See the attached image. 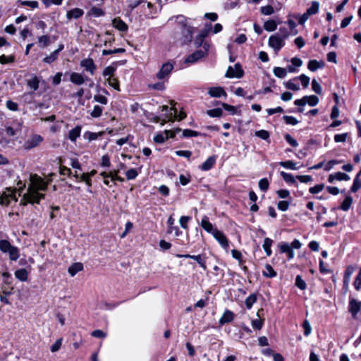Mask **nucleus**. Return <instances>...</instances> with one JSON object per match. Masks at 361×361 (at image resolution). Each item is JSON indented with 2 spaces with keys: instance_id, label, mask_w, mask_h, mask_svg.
<instances>
[{
  "instance_id": "f257e3e1",
  "label": "nucleus",
  "mask_w": 361,
  "mask_h": 361,
  "mask_svg": "<svg viewBox=\"0 0 361 361\" xmlns=\"http://www.w3.org/2000/svg\"><path fill=\"white\" fill-rule=\"evenodd\" d=\"M30 180V184L27 192L20 200L21 205H26L27 203L39 204L40 200L44 198V195L39 193V190L45 191L47 188V183L37 174L31 175Z\"/></svg>"
},
{
  "instance_id": "f03ea898",
  "label": "nucleus",
  "mask_w": 361,
  "mask_h": 361,
  "mask_svg": "<svg viewBox=\"0 0 361 361\" xmlns=\"http://www.w3.org/2000/svg\"><path fill=\"white\" fill-rule=\"evenodd\" d=\"M42 141L43 137L40 135L32 134L25 141L23 147L24 149L30 150L39 146Z\"/></svg>"
},
{
  "instance_id": "7ed1b4c3",
  "label": "nucleus",
  "mask_w": 361,
  "mask_h": 361,
  "mask_svg": "<svg viewBox=\"0 0 361 361\" xmlns=\"http://www.w3.org/2000/svg\"><path fill=\"white\" fill-rule=\"evenodd\" d=\"M268 44L277 53L285 45V41L282 37L276 34L269 37Z\"/></svg>"
},
{
  "instance_id": "20e7f679",
  "label": "nucleus",
  "mask_w": 361,
  "mask_h": 361,
  "mask_svg": "<svg viewBox=\"0 0 361 361\" xmlns=\"http://www.w3.org/2000/svg\"><path fill=\"white\" fill-rule=\"evenodd\" d=\"M244 71L242 69L239 63H236L234 66V68L232 66H229L226 73L225 76L226 78H240L243 76Z\"/></svg>"
},
{
  "instance_id": "39448f33",
  "label": "nucleus",
  "mask_w": 361,
  "mask_h": 361,
  "mask_svg": "<svg viewBox=\"0 0 361 361\" xmlns=\"http://www.w3.org/2000/svg\"><path fill=\"white\" fill-rule=\"evenodd\" d=\"M170 104L172 106L169 109L170 112L169 113V115L167 116L169 121H173L174 119H178L179 121H181L186 117V114L184 112H180L178 114V110L174 106L176 104V102L174 101H171Z\"/></svg>"
},
{
  "instance_id": "423d86ee",
  "label": "nucleus",
  "mask_w": 361,
  "mask_h": 361,
  "mask_svg": "<svg viewBox=\"0 0 361 361\" xmlns=\"http://www.w3.org/2000/svg\"><path fill=\"white\" fill-rule=\"evenodd\" d=\"M173 69V64L171 62H166L164 63L159 72L157 73V78L159 80L164 79L168 77Z\"/></svg>"
},
{
  "instance_id": "0eeeda50",
  "label": "nucleus",
  "mask_w": 361,
  "mask_h": 361,
  "mask_svg": "<svg viewBox=\"0 0 361 361\" xmlns=\"http://www.w3.org/2000/svg\"><path fill=\"white\" fill-rule=\"evenodd\" d=\"M212 235L219 243L222 247L224 249L228 247V240L226 235L221 231L216 229L214 231H213Z\"/></svg>"
},
{
  "instance_id": "6e6552de",
  "label": "nucleus",
  "mask_w": 361,
  "mask_h": 361,
  "mask_svg": "<svg viewBox=\"0 0 361 361\" xmlns=\"http://www.w3.org/2000/svg\"><path fill=\"white\" fill-rule=\"evenodd\" d=\"M80 66L84 68L86 71H88L91 75H94L97 68L93 59L90 58L82 60L80 61Z\"/></svg>"
},
{
  "instance_id": "1a4fd4ad",
  "label": "nucleus",
  "mask_w": 361,
  "mask_h": 361,
  "mask_svg": "<svg viewBox=\"0 0 361 361\" xmlns=\"http://www.w3.org/2000/svg\"><path fill=\"white\" fill-rule=\"evenodd\" d=\"M361 310V302L354 298L350 299L348 311L351 313L353 318L356 317L357 314Z\"/></svg>"
},
{
  "instance_id": "9d476101",
  "label": "nucleus",
  "mask_w": 361,
  "mask_h": 361,
  "mask_svg": "<svg viewBox=\"0 0 361 361\" xmlns=\"http://www.w3.org/2000/svg\"><path fill=\"white\" fill-rule=\"evenodd\" d=\"M205 56V51L202 50H197L194 53L189 55L185 60V63H193L197 61L199 59Z\"/></svg>"
},
{
  "instance_id": "9b49d317",
  "label": "nucleus",
  "mask_w": 361,
  "mask_h": 361,
  "mask_svg": "<svg viewBox=\"0 0 361 361\" xmlns=\"http://www.w3.org/2000/svg\"><path fill=\"white\" fill-rule=\"evenodd\" d=\"M176 256L178 258H193V259H195L204 270L207 269L205 260H204V259L202 258L201 255H190L188 254H186V255L178 254Z\"/></svg>"
},
{
  "instance_id": "f8f14e48",
  "label": "nucleus",
  "mask_w": 361,
  "mask_h": 361,
  "mask_svg": "<svg viewBox=\"0 0 361 361\" xmlns=\"http://www.w3.org/2000/svg\"><path fill=\"white\" fill-rule=\"evenodd\" d=\"M194 32V27L188 25L187 24L183 25V27L182 30V33L184 37V42L188 43L190 42L192 39V34Z\"/></svg>"
},
{
  "instance_id": "ddd939ff",
  "label": "nucleus",
  "mask_w": 361,
  "mask_h": 361,
  "mask_svg": "<svg viewBox=\"0 0 361 361\" xmlns=\"http://www.w3.org/2000/svg\"><path fill=\"white\" fill-rule=\"evenodd\" d=\"M208 94L212 97H226L227 94L225 92L224 89L221 87H210L208 90Z\"/></svg>"
},
{
  "instance_id": "4468645a",
  "label": "nucleus",
  "mask_w": 361,
  "mask_h": 361,
  "mask_svg": "<svg viewBox=\"0 0 361 361\" xmlns=\"http://www.w3.org/2000/svg\"><path fill=\"white\" fill-rule=\"evenodd\" d=\"M113 26L121 32H127L128 27L127 24L120 18H116L112 20Z\"/></svg>"
},
{
  "instance_id": "2eb2a0df",
  "label": "nucleus",
  "mask_w": 361,
  "mask_h": 361,
  "mask_svg": "<svg viewBox=\"0 0 361 361\" xmlns=\"http://www.w3.org/2000/svg\"><path fill=\"white\" fill-rule=\"evenodd\" d=\"M84 14V11L79 8H75L68 11L66 13V18L68 20H71L73 18L78 19L82 16Z\"/></svg>"
},
{
  "instance_id": "dca6fc26",
  "label": "nucleus",
  "mask_w": 361,
  "mask_h": 361,
  "mask_svg": "<svg viewBox=\"0 0 361 361\" xmlns=\"http://www.w3.org/2000/svg\"><path fill=\"white\" fill-rule=\"evenodd\" d=\"M70 81L75 85H81L85 82V78L82 74L73 72L70 75Z\"/></svg>"
},
{
  "instance_id": "f3484780",
  "label": "nucleus",
  "mask_w": 361,
  "mask_h": 361,
  "mask_svg": "<svg viewBox=\"0 0 361 361\" xmlns=\"http://www.w3.org/2000/svg\"><path fill=\"white\" fill-rule=\"evenodd\" d=\"M234 319V314L231 310H226L221 317L220 318L219 323L221 325H224L226 323L231 322Z\"/></svg>"
},
{
  "instance_id": "a211bd4d",
  "label": "nucleus",
  "mask_w": 361,
  "mask_h": 361,
  "mask_svg": "<svg viewBox=\"0 0 361 361\" xmlns=\"http://www.w3.org/2000/svg\"><path fill=\"white\" fill-rule=\"evenodd\" d=\"M201 226L208 233L213 234L216 228H214L213 225L209 221V218L204 216L201 221Z\"/></svg>"
},
{
  "instance_id": "6ab92c4d",
  "label": "nucleus",
  "mask_w": 361,
  "mask_h": 361,
  "mask_svg": "<svg viewBox=\"0 0 361 361\" xmlns=\"http://www.w3.org/2000/svg\"><path fill=\"white\" fill-rule=\"evenodd\" d=\"M216 162L215 157H209L200 166V168L202 171H209L210 170Z\"/></svg>"
},
{
  "instance_id": "aec40b11",
  "label": "nucleus",
  "mask_w": 361,
  "mask_h": 361,
  "mask_svg": "<svg viewBox=\"0 0 361 361\" xmlns=\"http://www.w3.org/2000/svg\"><path fill=\"white\" fill-rule=\"evenodd\" d=\"M324 66V62L322 61H318L317 60H310L308 63L307 68L311 71H316L318 68H322Z\"/></svg>"
},
{
  "instance_id": "412c9836",
  "label": "nucleus",
  "mask_w": 361,
  "mask_h": 361,
  "mask_svg": "<svg viewBox=\"0 0 361 361\" xmlns=\"http://www.w3.org/2000/svg\"><path fill=\"white\" fill-rule=\"evenodd\" d=\"M83 269V265L80 262H76L69 267L68 271L71 276H74L78 272Z\"/></svg>"
},
{
  "instance_id": "4be33fe9",
  "label": "nucleus",
  "mask_w": 361,
  "mask_h": 361,
  "mask_svg": "<svg viewBox=\"0 0 361 361\" xmlns=\"http://www.w3.org/2000/svg\"><path fill=\"white\" fill-rule=\"evenodd\" d=\"M81 133V127L79 126H75L68 133V138L71 141L75 142L76 139L80 137Z\"/></svg>"
},
{
  "instance_id": "5701e85b",
  "label": "nucleus",
  "mask_w": 361,
  "mask_h": 361,
  "mask_svg": "<svg viewBox=\"0 0 361 361\" xmlns=\"http://www.w3.org/2000/svg\"><path fill=\"white\" fill-rule=\"evenodd\" d=\"M27 85L33 91H36L39 88V80L36 75H34L27 80Z\"/></svg>"
},
{
  "instance_id": "b1692460",
  "label": "nucleus",
  "mask_w": 361,
  "mask_h": 361,
  "mask_svg": "<svg viewBox=\"0 0 361 361\" xmlns=\"http://www.w3.org/2000/svg\"><path fill=\"white\" fill-rule=\"evenodd\" d=\"M14 274L15 276L21 281H26L27 280L28 272L25 269L16 270Z\"/></svg>"
},
{
  "instance_id": "393cba45",
  "label": "nucleus",
  "mask_w": 361,
  "mask_h": 361,
  "mask_svg": "<svg viewBox=\"0 0 361 361\" xmlns=\"http://www.w3.org/2000/svg\"><path fill=\"white\" fill-rule=\"evenodd\" d=\"M9 255V258L12 261H16L20 257V251L17 247L11 246L7 252Z\"/></svg>"
},
{
  "instance_id": "a878e982",
  "label": "nucleus",
  "mask_w": 361,
  "mask_h": 361,
  "mask_svg": "<svg viewBox=\"0 0 361 361\" xmlns=\"http://www.w3.org/2000/svg\"><path fill=\"white\" fill-rule=\"evenodd\" d=\"M262 274L266 277L274 278L276 276V272L270 264H267L265 265V270L263 271Z\"/></svg>"
},
{
  "instance_id": "bb28decb",
  "label": "nucleus",
  "mask_w": 361,
  "mask_h": 361,
  "mask_svg": "<svg viewBox=\"0 0 361 361\" xmlns=\"http://www.w3.org/2000/svg\"><path fill=\"white\" fill-rule=\"evenodd\" d=\"M273 243V240L269 238H266L264 240L263 248L267 256H270L272 253L271 247Z\"/></svg>"
},
{
  "instance_id": "cd10ccee",
  "label": "nucleus",
  "mask_w": 361,
  "mask_h": 361,
  "mask_svg": "<svg viewBox=\"0 0 361 361\" xmlns=\"http://www.w3.org/2000/svg\"><path fill=\"white\" fill-rule=\"evenodd\" d=\"M257 295L255 293H252V294L250 295L245 299V304L246 307L248 310L251 309L252 305H253V304L257 302Z\"/></svg>"
},
{
  "instance_id": "c85d7f7f",
  "label": "nucleus",
  "mask_w": 361,
  "mask_h": 361,
  "mask_svg": "<svg viewBox=\"0 0 361 361\" xmlns=\"http://www.w3.org/2000/svg\"><path fill=\"white\" fill-rule=\"evenodd\" d=\"M353 203V198L347 196L340 206V209L343 211H348Z\"/></svg>"
},
{
  "instance_id": "c756f323",
  "label": "nucleus",
  "mask_w": 361,
  "mask_h": 361,
  "mask_svg": "<svg viewBox=\"0 0 361 361\" xmlns=\"http://www.w3.org/2000/svg\"><path fill=\"white\" fill-rule=\"evenodd\" d=\"M319 8V3L317 1L312 2L311 6L307 9L306 12L310 15H314L318 13Z\"/></svg>"
},
{
  "instance_id": "7c9ffc66",
  "label": "nucleus",
  "mask_w": 361,
  "mask_h": 361,
  "mask_svg": "<svg viewBox=\"0 0 361 361\" xmlns=\"http://www.w3.org/2000/svg\"><path fill=\"white\" fill-rule=\"evenodd\" d=\"M277 27V24L274 20H267L264 24V28L269 32L274 31Z\"/></svg>"
},
{
  "instance_id": "2f4dec72",
  "label": "nucleus",
  "mask_w": 361,
  "mask_h": 361,
  "mask_svg": "<svg viewBox=\"0 0 361 361\" xmlns=\"http://www.w3.org/2000/svg\"><path fill=\"white\" fill-rule=\"evenodd\" d=\"M306 104L311 106H314L319 103V98L315 95L305 96Z\"/></svg>"
},
{
  "instance_id": "473e14b6",
  "label": "nucleus",
  "mask_w": 361,
  "mask_h": 361,
  "mask_svg": "<svg viewBox=\"0 0 361 361\" xmlns=\"http://www.w3.org/2000/svg\"><path fill=\"white\" fill-rule=\"evenodd\" d=\"M281 176L286 183H290V184H296L295 179L292 174L288 173L284 171H281Z\"/></svg>"
},
{
  "instance_id": "72a5a7b5",
  "label": "nucleus",
  "mask_w": 361,
  "mask_h": 361,
  "mask_svg": "<svg viewBox=\"0 0 361 361\" xmlns=\"http://www.w3.org/2000/svg\"><path fill=\"white\" fill-rule=\"evenodd\" d=\"M255 136H257L264 140L268 141V142H270L269 133L267 130H257L255 133Z\"/></svg>"
},
{
  "instance_id": "f704fd0d",
  "label": "nucleus",
  "mask_w": 361,
  "mask_h": 361,
  "mask_svg": "<svg viewBox=\"0 0 361 361\" xmlns=\"http://www.w3.org/2000/svg\"><path fill=\"white\" fill-rule=\"evenodd\" d=\"M274 75L279 78H283L286 76V69L281 67H275L273 71Z\"/></svg>"
},
{
  "instance_id": "c9c22d12",
  "label": "nucleus",
  "mask_w": 361,
  "mask_h": 361,
  "mask_svg": "<svg viewBox=\"0 0 361 361\" xmlns=\"http://www.w3.org/2000/svg\"><path fill=\"white\" fill-rule=\"evenodd\" d=\"M279 164L284 168L291 170H297L298 169V167L296 166V164L293 161L290 160L286 161H281Z\"/></svg>"
},
{
  "instance_id": "e433bc0d",
  "label": "nucleus",
  "mask_w": 361,
  "mask_h": 361,
  "mask_svg": "<svg viewBox=\"0 0 361 361\" xmlns=\"http://www.w3.org/2000/svg\"><path fill=\"white\" fill-rule=\"evenodd\" d=\"M12 245L9 241L6 240H0V250L3 252L6 253L8 250L11 247Z\"/></svg>"
},
{
  "instance_id": "4c0bfd02",
  "label": "nucleus",
  "mask_w": 361,
  "mask_h": 361,
  "mask_svg": "<svg viewBox=\"0 0 361 361\" xmlns=\"http://www.w3.org/2000/svg\"><path fill=\"white\" fill-rule=\"evenodd\" d=\"M103 108L99 105H95L90 115L93 118H99L102 116Z\"/></svg>"
},
{
  "instance_id": "58836bf2",
  "label": "nucleus",
  "mask_w": 361,
  "mask_h": 361,
  "mask_svg": "<svg viewBox=\"0 0 361 361\" xmlns=\"http://www.w3.org/2000/svg\"><path fill=\"white\" fill-rule=\"evenodd\" d=\"M223 114V111L220 108H216L207 111V114L211 117H220Z\"/></svg>"
},
{
  "instance_id": "ea45409f",
  "label": "nucleus",
  "mask_w": 361,
  "mask_h": 361,
  "mask_svg": "<svg viewBox=\"0 0 361 361\" xmlns=\"http://www.w3.org/2000/svg\"><path fill=\"white\" fill-rule=\"evenodd\" d=\"M295 286L300 290L306 289L307 285L304 280L300 275H298L295 278Z\"/></svg>"
},
{
  "instance_id": "a19ab883",
  "label": "nucleus",
  "mask_w": 361,
  "mask_h": 361,
  "mask_svg": "<svg viewBox=\"0 0 361 361\" xmlns=\"http://www.w3.org/2000/svg\"><path fill=\"white\" fill-rule=\"evenodd\" d=\"M107 82H108L109 85L110 86H111L112 87H114L115 90H118V91L120 90L119 82H118L117 78H114V77H109L107 78Z\"/></svg>"
},
{
  "instance_id": "79ce46f5",
  "label": "nucleus",
  "mask_w": 361,
  "mask_h": 361,
  "mask_svg": "<svg viewBox=\"0 0 361 361\" xmlns=\"http://www.w3.org/2000/svg\"><path fill=\"white\" fill-rule=\"evenodd\" d=\"M38 42L41 47H46L50 43V38L48 35H42L38 38Z\"/></svg>"
},
{
  "instance_id": "37998d69",
  "label": "nucleus",
  "mask_w": 361,
  "mask_h": 361,
  "mask_svg": "<svg viewBox=\"0 0 361 361\" xmlns=\"http://www.w3.org/2000/svg\"><path fill=\"white\" fill-rule=\"evenodd\" d=\"M269 183L267 178H262L259 181V188L263 192H266L269 188Z\"/></svg>"
},
{
  "instance_id": "c03bdc74",
  "label": "nucleus",
  "mask_w": 361,
  "mask_h": 361,
  "mask_svg": "<svg viewBox=\"0 0 361 361\" xmlns=\"http://www.w3.org/2000/svg\"><path fill=\"white\" fill-rule=\"evenodd\" d=\"M58 55H59V54L57 53V51H54L52 53H51L50 55L46 56L43 59V61L47 63H51L54 62L57 59Z\"/></svg>"
},
{
  "instance_id": "a18cd8bd",
  "label": "nucleus",
  "mask_w": 361,
  "mask_h": 361,
  "mask_svg": "<svg viewBox=\"0 0 361 361\" xmlns=\"http://www.w3.org/2000/svg\"><path fill=\"white\" fill-rule=\"evenodd\" d=\"M360 188H361V180H360L359 178L355 177L354 180H353V185H352V187L350 188V191L352 192H355L358 190H360Z\"/></svg>"
},
{
  "instance_id": "49530a36",
  "label": "nucleus",
  "mask_w": 361,
  "mask_h": 361,
  "mask_svg": "<svg viewBox=\"0 0 361 361\" xmlns=\"http://www.w3.org/2000/svg\"><path fill=\"white\" fill-rule=\"evenodd\" d=\"M20 2L22 6H29L33 9L39 6V3L37 1H20Z\"/></svg>"
},
{
  "instance_id": "de8ad7c7",
  "label": "nucleus",
  "mask_w": 361,
  "mask_h": 361,
  "mask_svg": "<svg viewBox=\"0 0 361 361\" xmlns=\"http://www.w3.org/2000/svg\"><path fill=\"white\" fill-rule=\"evenodd\" d=\"M125 51H126V50L123 48H118V49H114L112 50L111 49H110V50L104 49L102 51V55L106 56V55L113 54L124 53Z\"/></svg>"
},
{
  "instance_id": "09e8293b",
  "label": "nucleus",
  "mask_w": 361,
  "mask_h": 361,
  "mask_svg": "<svg viewBox=\"0 0 361 361\" xmlns=\"http://www.w3.org/2000/svg\"><path fill=\"white\" fill-rule=\"evenodd\" d=\"M353 286L357 290H358V291L361 290V269H360V271L353 282Z\"/></svg>"
},
{
  "instance_id": "8fccbe9b",
  "label": "nucleus",
  "mask_w": 361,
  "mask_h": 361,
  "mask_svg": "<svg viewBox=\"0 0 361 361\" xmlns=\"http://www.w3.org/2000/svg\"><path fill=\"white\" fill-rule=\"evenodd\" d=\"M260 11L263 15L266 16L271 15L274 12L273 6L270 5L261 7Z\"/></svg>"
},
{
  "instance_id": "3c124183",
  "label": "nucleus",
  "mask_w": 361,
  "mask_h": 361,
  "mask_svg": "<svg viewBox=\"0 0 361 361\" xmlns=\"http://www.w3.org/2000/svg\"><path fill=\"white\" fill-rule=\"evenodd\" d=\"M312 87L314 92H316L318 94H321L322 92V88L319 83L315 80L313 79L312 82Z\"/></svg>"
},
{
  "instance_id": "603ef678",
  "label": "nucleus",
  "mask_w": 361,
  "mask_h": 361,
  "mask_svg": "<svg viewBox=\"0 0 361 361\" xmlns=\"http://www.w3.org/2000/svg\"><path fill=\"white\" fill-rule=\"evenodd\" d=\"M200 135L197 131H195L190 129H185L183 131V136L185 137H197Z\"/></svg>"
},
{
  "instance_id": "864d4df0",
  "label": "nucleus",
  "mask_w": 361,
  "mask_h": 361,
  "mask_svg": "<svg viewBox=\"0 0 361 361\" xmlns=\"http://www.w3.org/2000/svg\"><path fill=\"white\" fill-rule=\"evenodd\" d=\"M126 175L128 180H133L137 176L138 173L136 169H130L126 171Z\"/></svg>"
},
{
  "instance_id": "5fc2aeb1",
  "label": "nucleus",
  "mask_w": 361,
  "mask_h": 361,
  "mask_svg": "<svg viewBox=\"0 0 361 361\" xmlns=\"http://www.w3.org/2000/svg\"><path fill=\"white\" fill-rule=\"evenodd\" d=\"M283 118L287 124L295 126L298 123V121L291 116H283Z\"/></svg>"
},
{
  "instance_id": "6e6d98bb",
  "label": "nucleus",
  "mask_w": 361,
  "mask_h": 361,
  "mask_svg": "<svg viewBox=\"0 0 361 361\" xmlns=\"http://www.w3.org/2000/svg\"><path fill=\"white\" fill-rule=\"evenodd\" d=\"M116 71V68L114 66H109L104 68L103 71V75L104 77L109 76V77H113V74Z\"/></svg>"
},
{
  "instance_id": "4d7b16f0",
  "label": "nucleus",
  "mask_w": 361,
  "mask_h": 361,
  "mask_svg": "<svg viewBox=\"0 0 361 361\" xmlns=\"http://www.w3.org/2000/svg\"><path fill=\"white\" fill-rule=\"evenodd\" d=\"M94 100L104 105H106L108 102L107 98L102 94H95L94 96Z\"/></svg>"
},
{
  "instance_id": "13d9d810",
  "label": "nucleus",
  "mask_w": 361,
  "mask_h": 361,
  "mask_svg": "<svg viewBox=\"0 0 361 361\" xmlns=\"http://www.w3.org/2000/svg\"><path fill=\"white\" fill-rule=\"evenodd\" d=\"M335 177L336 180H350V176L342 172L335 173Z\"/></svg>"
},
{
  "instance_id": "bf43d9fd",
  "label": "nucleus",
  "mask_w": 361,
  "mask_h": 361,
  "mask_svg": "<svg viewBox=\"0 0 361 361\" xmlns=\"http://www.w3.org/2000/svg\"><path fill=\"white\" fill-rule=\"evenodd\" d=\"M6 106L11 111H16L18 110V104L11 100H8L6 103Z\"/></svg>"
},
{
  "instance_id": "052dcab7",
  "label": "nucleus",
  "mask_w": 361,
  "mask_h": 361,
  "mask_svg": "<svg viewBox=\"0 0 361 361\" xmlns=\"http://www.w3.org/2000/svg\"><path fill=\"white\" fill-rule=\"evenodd\" d=\"M324 188V184H318L310 188L309 191L311 194H317L321 192Z\"/></svg>"
},
{
  "instance_id": "680f3d73",
  "label": "nucleus",
  "mask_w": 361,
  "mask_h": 361,
  "mask_svg": "<svg viewBox=\"0 0 361 361\" xmlns=\"http://www.w3.org/2000/svg\"><path fill=\"white\" fill-rule=\"evenodd\" d=\"M352 274H353V268L348 267L345 271L344 281H343L344 283L348 284L349 283Z\"/></svg>"
},
{
  "instance_id": "e2e57ef3",
  "label": "nucleus",
  "mask_w": 361,
  "mask_h": 361,
  "mask_svg": "<svg viewBox=\"0 0 361 361\" xmlns=\"http://www.w3.org/2000/svg\"><path fill=\"white\" fill-rule=\"evenodd\" d=\"M348 137V133L336 134L334 135L336 142H344Z\"/></svg>"
},
{
  "instance_id": "0e129e2a",
  "label": "nucleus",
  "mask_w": 361,
  "mask_h": 361,
  "mask_svg": "<svg viewBox=\"0 0 361 361\" xmlns=\"http://www.w3.org/2000/svg\"><path fill=\"white\" fill-rule=\"evenodd\" d=\"M190 219V216H181L179 220L180 226L183 228L187 229L188 228V222L189 221Z\"/></svg>"
},
{
  "instance_id": "69168bd1",
  "label": "nucleus",
  "mask_w": 361,
  "mask_h": 361,
  "mask_svg": "<svg viewBox=\"0 0 361 361\" xmlns=\"http://www.w3.org/2000/svg\"><path fill=\"white\" fill-rule=\"evenodd\" d=\"M285 140L289 143L292 147H297L298 143L296 140H295L290 135L286 134L284 136Z\"/></svg>"
},
{
  "instance_id": "338daca9",
  "label": "nucleus",
  "mask_w": 361,
  "mask_h": 361,
  "mask_svg": "<svg viewBox=\"0 0 361 361\" xmlns=\"http://www.w3.org/2000/svg\"><path fill=\"white\" fill-rule=\"evenodd\" d=\"M302 326L304 329L305 336H309L312 331V328H311V326H310V324L309 323V322L307 320H305L303 322Z\"/></svg>"
},
{
  "instance_id": "774afa93",
  "label": "nucleus",
  "mask_w": 361,
  "mask_h": 361,
  "mask_svg": "<svg viewBox=\"0 0 361 361\" xmlns=\"http://www.w3.org/2000/svg\"><path fill=\"white\" fill-rule=\"evenodd\" d=\"M280 251L282 253H288L292 248L287 243H281L279 245Z\"/></svg>"
}]
</instances>
